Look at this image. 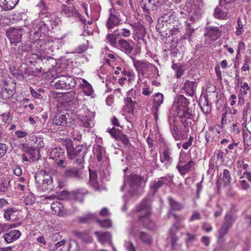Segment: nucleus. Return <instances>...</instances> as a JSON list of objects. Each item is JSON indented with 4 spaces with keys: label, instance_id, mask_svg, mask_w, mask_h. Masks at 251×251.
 <instances>
[{
    "label": "nucleus",
    "instance_id": "1",
    "mask_svg": "<svg viewBox=\"0 0 251 251\" xmlns=\"http://www.w3.org/2000/svg\"><path fill=\"white\" fill-rule=\"evenodd\" d=\"M177 114L180 118L181 121L184 126L186 127L192 124V120L194 118L192 110L187 108L189 101L183 95H179L176 98Z\"/></svg>",
    "mask_w": 251,
    "mask_h": 251
},
{
    "label": "nucleus",
    "instance_id": "2",
    "mask_svg": "<svg viewBox=\"0 0 251 251\" xmlns=\"http://www.w3.org/2000/svg\"><path fill=\"white\" fill-rule=\"evenodd\" d=\"M63 144L66 147L69 158L72 160L74 163L77 164L84 163V158L87 153V149L85 147L77 146L74 149L72 140L70 139L63 140Z\"/></svg>",
    "mask_w": 251,
    "mask_h": 251
},
{
    "label": "nucleus",
    "instance_id": "3",
    "mask_svg": "<svg viewBox=\"0 0 251 251\" xmlns=\"http://www.w3.org/2000/svg\"><path fill=\"white\" fill-rule=\"evenodd\" d=\"M173 216L175 219L177 221L171 227L168 238L171 243L172 250H179L181 248V245L177 243L179 238L176 236V232L181 227H183V226H181L179 222V219L178 216L176 214H173Z\"/></svg>",
    "mask_w": 251,
    "mask_h": 251
},
{
    "label": "nucleus",
    "instance_id": "4",
    "mask_svg": "<svg viewBox=\"0 0 251 251\" xmlns=\"http://www.w3.org/2000/svg\"><path fill=\"white\" fill-rule=\"evenodd\" d=\"M51 85L56 89H69L75 87L76 82L75 79L68 75H61L51 81Z\"/></svg>",
    "mask_w": 251,
    "mask_h": 251
},
{
    "label": "nucleus",
    "instance_id": "5",
    "mask_svg": "<svg viewBox=\"0 0 251 251\" xmlns=\"http://www.w3.org/2000/svg\"><path fill=\"white\" fill-rule=\"evenodd\" d=\"M135 211L138 213V219L151 216V205L149 199H144L136 206Z\"/></svg>",
    "mask_w": 251,
    "mask_h": 251
},
{
    "label": "nucleus",
    "instance_id": "6",
    "mask_svg": "<svg viewBox=\"0 0 251 251\" xmlns=\"http://www.w3.org/2000/svg\"><path fill=\"white\" fill-rule=\"evenodd\" d=\"M25 30L22 28L11 27L6 31V35L10 43L16 45L21 41Z\"/></svg>",
    "mask_w": 251,
    "mask_h": 251
},
{
    "label": "nucleus",
    "instance_id": "7",
    "mask_svg": "<svg viewBox=\"0 0 251 251\" xmlns=\"http://www.w3.org/2000/svg\"><path fill=\"white\" fill-rule=\"evenodd\" d=\"M65 151L61 147H56L52 150L50 152V158L58 161L56 162V164L58 166L64 168L65 166L63 165V163L65 161Z\"/></svg>",
    "mask_w": 251,
    "mask_h": 251
},
{
    "label": "nucleus",
    "instance_id": "8",
    "mask_svg": "<svg viewBox=\"0 0 251 251\" xmlns=\"http://www.w3.org/2000/svg\"><path fill=\"white\" fill-rule=\"evenodd\" d=\"M95 113L87 109L83 115L80 116L81 125L85 127H92L95 125Z\"/></svg>",
    "mask_w": 251,
    "mask_h": 251
},
{
    "label": "nucleus",
    "instance_id": "9",
    "mask_svg": "<svg viewBox=\"0 0 251 251\" xmlns=\"http://www.w3.org/2000/svg\"><path fill=\"white\" fill-rule=\"evenodd\" d=\"M72 119L69 114H62L60 116H56L53 120L54 125L60 126H68L71 123Z\"/></svg>",
    "mask_w": 251,
    "mask_h": 251
},
{
    "label": "nucleus",
    "instance_id": "10",
    "mask_svg": "<svg viewBox=\"0 0 251 251\" xmlns=\"http://www.w3.org/2000/svg\"><path fill=\"white\" fill-rule=\"evenodd\" d=\"M221 35V31L218 27H210L205 34L206 40L210 42H214Z\"/></svg>",
    "mask_w": 251,
    "mask_h": 251
},
{
    "label": "nucleus",
    "instance_id": "11",
    "mask_svg": "<svg viewBox=\"0 0 251 251\" xmlns=\"http://www.w3.org/2000/svg\"><path fill=\"white\" fill-rule=\"evenodd\" d=\"M196 164L194 161L190 159L185 164L182 165L177 164L176 168L181 175L184 176L187 173L194 170Z\"/></svg>",
    "mask_w": 251,
    "mask_h": 251
},
{
    "label": "nucleus",
    "instance_id": "12",
    "mask_svg": "<svg viewBox=\"0 0 251 251\" xmlns=\"http://www.w3.org/2000/svg\"><path fill=\"white\" fill-rule=\"evenodd\" d=\"M21 236V232L18 230H12L4 233L2 237L6 243H11L18 240Z\"/></svg>",
    "mask_w": 251,
    "mask_h": 251
},
{
    "label": "nucleus",
    "instance_id": "13",
    "mask_svg": "<svg viewBox=\"0 0 251 251\" xmlns=\"http://www.w3.org/2000/svg\"><path fill=\"white\" fill-rule=\"evenodd\" d=\"M220 7H217L214 10V17L217 19H220V20H225L227 18H228L229 14L228 13V11L230 10H232V9L234 8L231 6V5H230V8L228 10H226L225 9H224V6H220Z\"/></svg>",
    "mask_w": 251,
    "mask_h": 251
},
{
    "label": "nucleus",
    "instance_id": "14",
    "mask_svg": "<svg viewBox=\"0 0 251 251\" xmlns=\"http://www.w3.org/2000/svg\"><path fill=\"white\" fill-rule=\"evenodd\" d=\"M130 233L136 237H138L143 243L146 244L150 245L152 244V238L147 232L144 231L137 232L134 229H133Z\"/></svg>",
    "mask_w": 251,
    "mask_h": 251
},
{
    "label": "nucleus",
    "instance_id": "15",
    "mask_svg": "<svg viewBox=\"0 0 251 251\" xmlns=\"http://www.w3.org/2000/svg\"><path fill=\"white\" fill-rule=\"evenodd\" d=\"M126 181L131 187L137 188L141 186L142 183L144 182V179L143 177L139 176L131 175L127 176Z\"/></svg>",
    "mask_w": 251,
    "mask_h": 251
},
{
    "label": "nucleus",
    "instance_id": "16",
    "mask_svg": "<svg viewBox=\"0 0 251 251\" xmlns=\"http://www.w3.org/2000/svg\"><path fill=\"white\" fill-rule=\"evenodd\" d=\"M98 240L102 244L106 243L111 244L112 235L108 232L95 231L94 233Z\"/></svg>",
    "mask_w": 251,
    "mask_h": 251
},
{
    "label": "nucleus",
    "instance_id": "17",
    "mask_svg": "<svg viewBox=\"0 0 251 251\" xmlns=\"http://www.w3.org/2000/svg\"><path fill=\"white\" fill-rule=\"evenodd\" d=\"M64 175L67 178H73L79 179L82 177V173L80 169L72 168L67 169L64 173Z\"/></svg>",
    "mask_w": 251,
    "mask_h": 251
},
{
    "label": "nucleus",
    "instance_id": "18",
    "mask_svg": "<svg viewBox=\"0 0 251 251\" xmlns=\"http://www.w3.org/2000/svg\"><path fill=\"white\" fill-rule=\"evenodd\" d=\"M60 12L62 15L67 17H71L78 14L75 8L73 6H69L62 4L60 9Z\"/></svg>",
    "mask_w": 251,
    "mask_h": 251
},
{
    "label": "nucleus",
    "instance_id": "19",
    "mask_svg": "<svg viewBox=\"0 0 251 251\" xmlns=\"http://www.w3.org/2000/svg\"><path fill=\"white\" fill-rule=\"evenodd\" d=\"M118 48L127 54L131 53L133 49V47L130 42L124 39H121L118 41Z\"/></svg>",
    "mask_w": 251,
    "mask_h": 251
},
{
    "label": "nucleus",
    "instance_id": "20",
    "mask_svg": "<svg viewBox=\"0 0 251 251\" xmlns=\"http://www.w3.org/2000/svg\"><path fill=\"white\" fill-rule=\"evenodd\" d=\"M171 150L169 149H165L160 156V160L164 166L167 168L172 163L173 158L171 157Z\"/></svg>",
    "mask_w": 251,
    "mask_h": 251
},
{
    "label": "nucleus",
    "instance_id": "21",
    "mask_svg": "<svg viewBox=\"0 0 251 251\" xmlns=\"http://www.w3.org/2000/svg\"><path fill=\"white\" fill-rule=\"evenodd\" d=\"M109 12V16L106 22V26L108 29H111L119 24L120 19L118 16L113 14L112 9H110Z\"/></svg>",
    "mask_w": 251,
    "mask_h": 251
},
{
    "label": "nucleus",
    "instance_id": "22",
    "mask_svg": "<svg viewBox=\"0 0 251 251\" xmlns=\"http://www.w3.org/2000/svg\"><path fill=\"white\" fill-rule=\"evenodd\" d=\"M46 25L44 22L40 19L35 20L32 24L30 29V31L33 32V30L38 31L39 32H43L45 31L47 28Z\"/></svg>",
    "mask_w": 251,
    "mask_h": 251
},
{
    "label": "nucleus",
    "instance_id": "23",
    "mask_svg": "<svg viewBox=\"0 0 251 251\" xmlns=\"http://www.w3.org/2000/svg\"><path fill=\"white\" fill-rule=\"evenodd\" d=\"M152 109L158 110L159 106L163 103L164 100L163 95L160 93H157L152 95Z\"/></svg>",
    "mask_w": 251,
    "mask_h": 251
},
{
    "label": "nucleus",
    "instance_id": "24",
    "mask_svg": "<svg viewBox=\"0 0 251 251\" xmlns=\"http://www.w3.org/2000/svg\"><path fill=\"white\" fill-rule=\"evenodd\" d=\"M160 179L157 181H151L150 183V188L153 194H155L158 189L168 180V178L165 176L160 177Z\"/></svg>",
    "mask_w": 251,
    "mask_h": 251
},
{
    "label": "nucleus",
    "instance_id": "25",
    "mask_svg": "<svg viewBox=\"0 0 251 251\" xmlns=\"http://www.w3.org/2000/svg\"><path fill=\"white\" fill-rule=\"evenodd\" d=\"M133 64L136 70L141 73H144L147 71L150 66H152L151 64L147 61L142 60H133Z\"/></svg>",
    "mask_w": 251,
    "mask_h": 251
},
{
    "label": "nucleus",
    "instance_id": "26",
    "mask_svg": "<svg viewBox=\"0 0 251 251\" xmlns=\"http://www.w3.org/2000/svg\"><path fill=\"white\" fill-rule=\"evenodd\" d=\"M74 234L77 238L83 242L86 243H91L92 242L93 238L90 235L89 232L88 231H84L82 232L75 231Z\"/></svg>",
    "mask_w": 251,
    "mask_h": 251
},
{
    "label": "nucleus",
    "instance_id": "27",
    "mask_svg": "<svg viewBox=\"0 0 251 251\" xmlns=\"http://www.w3.org/2000/svg\"><path fill=\"white\" fill-rule=\"evenodd\" d=\"M196 86L195 82L187 80L184 84L183 89L189 96H193L196 91Z\"/></svg>",
    "mask_w": 251,
    "mask_h": 251
},
{
    "label": "nucleus",
    "instance_id": "28",
    "mask_svg": "<svg viewBox=\"0 0 251 251\" xmlns=\"http://www.w3.org/2000/svg\"><path fill=\"white\" fill-rule=\"evenodd\" d=\"M87 194V191L84 189H79L74 191L71 193V197L75 201L82 202L85 196Z\"/></svg>",
    "mask_w": 251,
    "mask_h": 251
},
{
    "label": "nucleus",
    "instance_id": "29",
    "mask_svg": "<svg viewBox=\"0 0 251 251\" xmlns=\"http://www.w3.org/2000/svg\"><path fill=\"white\" fill-rule=\"evenodd\" d=\"M15 90L12 86L7 85L5 87L2 88L1 91V96L4 99H7L11 98L15 94Z\"/></svg>",
    "mask_w": 251,
    "mask_h": 251
},
{
    "label": "nucleus",
    "instance_id": "30",
    "mask_svg": "<svg viewBox=\"0 0 251 251\" xmlns=\"http://www.w3.org/2000/svg\"><path fill=\"white\" fill-rule=\"evenodd\" d=\"M199 104L204 113L208 114L210 113L211 111V107L205 97L201 98L199 101Z\"/></svg>",
    "mask_w": 251,
    "mask_h": 251
},
{
    "label": "nucleus",
    "instance_id": "31",
    "mask_svg": "<svg viewBox=\"0 0 251 251\" xmlns=\"http://www.w3.org/2000/svg\"><path fill=\"white\" fill-rule=\"evenodd\" d=\"M168 201L170 205V211H179L181 210L183 207V206L182 204L176 201L172 198H169Z\"/></svg>",
    "mask_w": 251,
    "mask_h": 251
},
{
    "label": "nucleus",
    "instance_id": "32",
    "mask_svg": "<svg viewBox=\"0 0 251 251\" xmlns=\"http://www.w3.org/2000/svg\"><path fill=\"white\" fill-rule=\"evenodd\" d=\"M89 181L91 185L97 189L99 188V184L97 180V175L95 171L90 170L89 168Z\"/></svg>",
    "mask_w": 251,
    "mask_h": 251
},
{
    "label": "nucleus",
    "instance_id": "33",
    "mask_svg": "<svg viewBox=\"0 0 251 251\" xmlns=\"http://www.w3.org/2000/svg\"><path fill=\"white\" fill-rule=\"evenodd\" d=\"M236 220V217L232 213H227L225 217V221L223 225L230 228Z\"/></svg>",
    "mask_w": 251,
    "mask_h": 251
},
{
    "label": "nucleus",
    "instance_id": "34",
    "mask_svg": "<svg viewBox=\"0 0 251 251\" xmlns=\"http://www.w3.org/2000/svg\"><path fill=\"white\" fill-rule=\"evenodd\" d=\"M26 152L29 154V158L33 161L39 159V151L38 149L30 148L28 149Z\"/></svg>",
    "mask_w": 251,
    "mask_h": 251
},
{
    "label": "nucleus",
    "instance_id": "35",
    "mask_svg": "<svg viewBox=\"0 0 251 251\" xmlns=\"http://www.w3.org/2000/svg\"><path fill=\"white\" fill-rule=\"evenodd\" d=\"M146 34V31L144 27L140 24H138L136 26V36L138 40H143Z\"/></svg>",
    "mask_w": 251,
    "mask_h": 251
},
{
    "label": "nucleus",
    "instance_id": "36",
    "mask_svg": "<svg viewBox=\"0 0 251 251\" xmlns=\"http://www.w3.org/2000/svg\"><path fill=\"white\" fill-rule=\"evenodd\" d=\"M139 221L142 223L143 226L149 229H152L154 226L153 221L151 218V216L143 218L142 219H138Z\"/></svg>",
    "mask_w": 251,
    "mask_h": 251
},
{
    "label": "nucleus",
    "instance_id": "37",
    "mask_svg": "<svg viewBox=\"0 0 251 251\" xmlns=\"http://www.w3.org/2000/svg\"><path fill=\"white\" fill-rule=\"evenodd\" d=\"M82 88L83 92L87 96L91 95L94 92L91 85L85 79H83L82 80Z\"/></svg>",
    "mask_w": 251,
    "mask_h": 251
},
{
    "label": "nucleus",
    "instance_id": "38",
    "mask_svg": "<svg viewBox=\"0 0 251 251\" xmlns=\"http://www.w3.org/2000/svg\"><path fill=\"white\" fill-rule=\"evenodd\" d=\"M19 0H0V2L5 6L7 10L13 9L18 3Z\"/></svg>",
    "mask_w": 251,
    "mask_h": 251
},
{
    "label": "nucleus",
    "instance_id": "39",
    "mask_svg": "<svg viewBox=\"0 0 251 251\" xmlns=\"http://www.w3.org/2000/svg\"><path fill=\"white\" fill-rule=\"evenodd\" d=\"M201 10L197 6L192 7L190 14L191 20L195 21L199 18L201 15Z\"/></svg>",
    "mask_w": 251,
    "mask_h": 251
},
{
    "label": "nucleus",
    "instance_id": "40",
    "mask_svg": "<svg viewBox=\"0 0 251 251\" xmlns=\"http://www.w3.org/2000/svg\"><path fill=\"white\" fill-rule=\"evenodd\" d=\"M17 210L15 208H9L4 210V218L6 221H10L12 218L15 217V213Z\"/></svg>",
    "mask_w": 251,
    "mask_h": 251
},
{
    "label": "nucleus",
    "instance_id": "41",
    "mask_svg": "<svg viewBox=\"0 0 251 251\" xmlns=\"http://www.w3.org/2000/svg\"><path fill=\"white\" fill-rule=\"evenodd\" d=\"M157 1L156 0H142V7L144 11H149L150 8L155 5Z\"/></svg>",
    "mask_w": 251,
    "mask_h": 251
},
{
    "label": "nucleus",
    "instance_id": "42",
    "mask_svg": "<svg viewBox=\"0 0 251 251\" xmlns=\"http://www.w3.org/2000/svg\"><path fill=\"white\" fill-rule=\"evenodd\" d=\"M117 36H118L116 35L115 30L113 34L108 33L107 34L105 41L106 42L109 43L112 46L115 47L116 45Z\"/></svg>",
    "mask_w": 251,
    "mask_h": 251
},
{
    "label": "nucleus",
    "instance_id": "43",
    "mask_svg": "<svg viewBox=\"0 0 251 251\" xmlns=\"http://www.w3.org/2000/svg\"><path fill=\"white\" fill-rule=\"evenodd\" d=\"M10 180L9 178L0 180V192H4L8 190Z\"/></svg>",
    "mask_w": 251,
    "mask_h": 251
},
{
    "label": "nucleus",
    "instance_id": "44",
    "mask_svg": "<svg viewBox=\"0 0 251 251\" xmlns=\"http://www.w3.org/2000/svg\"><path fill=\"white\" fill-rule=\"evenodd\" d=\"M63 205L60 202L57 201L52 202L51 205V208L52 211H54L55 214L59 215L62 212Z\"/></svg>",
    "mask_w": 251,
    "mask_h": 251
},
{
    "label": "nucleus",
    "instance_id": "45",
    "mask_svg": "<svg viewBox=\"0 0 251 251\" xmlns=\"http://www.w3.org/2000/svg\"><path fill=\"white\" fill-rule=\"evenodd\" d=\"M170 128L171 133L175 140H180L182 137V135L181 133V132L178 130V127L176 126L173 125L171 126Z\"/></svg>",
    "mask_w": 251,
    "mask_h": 251
},
{
    "label": "nucleus",
    "instance_id": "46",
    "mask_svg": "<svg viewBox=\"0 0 251 251\" xmlns=\"http://www.w3.org/2000/svg\"><path fill=\"white\" fill-rule=\"evenodd\" d=\"M186 235L187 237L185 239V242L186 246L188 248H189L191 246V244L196 240V235L194 234H191L190 232H187L186 233Z\"/></svg>",
    "mask_w": 251,
    "mask_h": 251
},
{
    "label": "nucleus",
    "instance_id": "47",
    "mask_svg": "<svg viewBox=\"0 0 251 251\" xmlns=\"http://www.w3.org/2000/svg\"><path fill=\"white\" fill-rule=\"evenodd\" d=\"M223 181L224 186H227L230 183L231 176L229 172L227 169H225L223 172Z\"/></svg>",
    "mask_w": 251,
    "mask_h": 251
},
{
    "label": "nucleus",
    "instance_id": "48",
    "mask_svg": "<svg viewBox=\"0 0 251 251\" xmlns=\"http://www.w3.org/2000/svg\"><path fill=\"white\" fill-rule=\"evenodd\" d=\"M115 34L118 36H123L128 37L130 35V31L129 29L126 28H121L115 30Z\"/></svg>",
    "mask_w": 251,
    "mask_h": 251
},
{
    "label": "nucleus",
    "instance_id": "49",
    "mask_svg": "<svg viewBox=\"0 0 251 251\" xmlns=\"http://www.w3.org/2000/svg\"><path fill=\"white\" fill-rule=\"evenodd\" d=\"M10 73L14 77L20 78L23 77L22 73L19 70L17 69L15 66H10L9 67Z\"/></svg>",
    "mask_w": 251,
    "mask_h": 251
},
{
    "label": "nucleus",
    "instance_id": "50",
    "mask_svg": "<svg viewBox=\"0 0 251 251\" xmlns=\"http://www.w3.org/2000/svg\"><path fill=\"white\" fill-rule=\"evenodd\" d=\"M230 228L222 225L221 227L218 230V238L219 240H222L224 236H225Z\"/></svg>",
    "mask_w": 251,
    "mask_h": 251
},
{
    "label": "nucleus",
    "instance_id": "51",
    "mask_svg": "<svg viewBox=\"0 0 251 251\" xmlns=\"http://www.w3.org/2000/svg\"><path fill=\"white\" fill-rule=\"evenodd\" d=\"M236 29L235 34L236 35L240 36L243 34L244 32L243 24L241 21V19L239 18L237 20V25Z\"/></svg>",
    "mask_w": 251,
    "mask_h": 251
},
{
    "label": "nucleus",
    "instance_id": "52",
    "mask_svg": "<svg viewBox=\"0 0 251 251\" xmlns=\"http://www.w3.org/2000/svg\"><path fill=\"white\" fill-rule=\"evenodd\" d=\"M64 98L68 101H71L77 97V95L75 91H71L63 96Z\"/></svg>",
    "mask_w": 251,
    "mask_h": 251
},
{
    "label": "nucleus",
    "instance_id": "53",
    "mask_svg": "<svg viewBox=\"0 0 251 251\" xmlns=\"http://www.w3.org/2000/svg\"><path fill=\"white\" fill-rule=\"evenodd\" d=\"M116 140H120L125 146L128 147L131 146L127 136L123 133L119 134V137Z\"/></svg>",
    "mask_w": 251,
    "mask_h": 251
},
{
    "label": "nucleus",
    "instance_id": "54",
    "mask_svg": "<svg viewBox=\"0 0 251 251\" xmlns=\"http://www.w3.org/2000/svg\"><path fill=\"white\" fill-rule=\"evenodd\" d=\"M78 244L75 240H71L69 243L67 251H78Z\"/></svg>",
    "mask_w": 251,
    "mask_h": 251
},
{
    "label": "nucleus",
    "instance_id": "55",
    "mask_svg": "<svg viewBox=\"0 0 251 251\" xmlns=\"http://www.w3.org/2000/svg\"><path fill=\"white\" fill-rule=\"evenodd\" d=\"M42 32H39L38 31H35L34 30L33 32L30 31L29 39L32 42L36 41L39 39V38L41 36Z\"/></svg>",
    "mask_w": 251,
    "mask_h": 251
},
{
    "label": "nucleus",
    "instance_id": "56",
    "mask_svg": "<svg viewBox=\"0 0 251 251\" xmlns=\"http://www.w3.org/2000/svg\"><path fill=\"white\" fill-rule=\"evenodd\" d=\"M50 24L52 26H56L59 24L60 22V19L58 16H57L54 15H52L51 17L49 18V19Z\"/></svg>",
    "mask_w": 251,
    "mask_h": 251
},
{
    "label": "nucleus",
    "instance_id": "57",
    "mask_svg": "<svg viewBox=\"0 0 251 251\" xmlns=\"http://www.w3.org/2000/svg\"><path fill=\"white\" fill-rule=\"evenodd\" d=\"M100 226L102 227L108 228L112 226V222L109 219L105 220H98Z\"/></svg>",
    "mask_w": 251,
    "mask_h": 251
},
{
    "label": "nucleus",
    "instance_id": "58",
    "mask_svg": "<svg viewBox=\"0 0 251 251\" xmlns=\"http://www.w3.org/2000/svg\"><path fill=\"white\" fill-rule=\"evenodd\" d=\"M191 159V158L190 156L186 154L182 155L180 156L179 158V160L178 164H180V165L185 164L188 162L189 160Z\"/></svg>",
    "mask_w": 251,
    "mask_h": 251
},
{
    "label": "nucleus",
    "instance_id": "59",
    "mask_svg": "<svg viewBox=\"0 0 251 251\" xmlns=\"http://www.w3.org/2000/svg\"><path fill=\"white\" fill-rule=\"evenodd\" d=\"M94 152L96 154L98 160L100 161L102 159L101 147L97 146V147L94 149Z\"/></svg>",
    "mask_w": 251,
    "mask_h": 251
},
{
    "label": "nucleus",
    "instance_id": "60",
    "mask_svg": "<svg viewBox=\"0 0 251 251\" xmlns=\"http://www.w3.org/2000/svg\"><path fill=\"white\" fill-rule=\"evenodd\" d=\"M236 0H220V6H224V9L228 10L230 8V5L227 6L228 4H231Z\"/></svg>",
    "mask_w": 251,
    "mask_h": 251
},
{
    "label": "nucleus",
    "instance_id": "61",
    "mask_svg": "<svg viewBox=\"0 0 251 251\" xmlns=\"http://www.w3.org/2000/svg\"><path fill=\"white\" fill-rule=\"evenodd\" d=\"M244 145L245 149H247L250 147L251 145V135L248 137L246 135L244 137Z\"/></svg>",
    "mask_w": 251,
    "mask_h": 251
},
{
    "label": "nucleus",
    "instance_id": "62",
    "mask_svg": "<svg viewBox=\"0 0 251 251\" xmlns=\"http://www.w3.org/2000/svg\"><path fill=\"white\" fill-rule=\"evenodd\" d=\"M239 183L240 187L242 190H247L250 188V185L245 180H240Z\"/></svg>",
    "mask_w": 251,
    "mask_h": 251
},
{
    "label": "nucleus",
    "instance_id": "63",
    "mask_svg": "<svg viewBox=\"0 0 251 251\" xmlns=\"http://www.w3.org/2000/svg\"><path fill=\"white\" fill-rule=\"evenodd\" d=\"M35 199L32 195H29L25 199V203L26 205H31L34 202Z\"/></svg>",
    "mask_w": 251,
    "mask_h": 251
},
{
    "label": "nucleus",
    "instance_id": "64",
    "mask_svg": "<svg viewBox=\"0 0 251 251\" xmlns=\"http://www.w3.org/2000/svg\"><path fill=\"white\" fill-rule=\"evenodd\" d=\"M201 219V215L200 214L197 212V211H194L193 212L192 215L190 218L189 221L192 222L195 220H198Z\"/></svg>",
    "mask_w": 251,
    "mask_h": 251
}]
</instances>
